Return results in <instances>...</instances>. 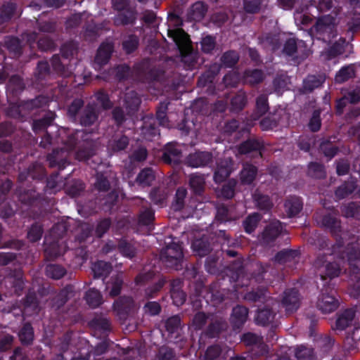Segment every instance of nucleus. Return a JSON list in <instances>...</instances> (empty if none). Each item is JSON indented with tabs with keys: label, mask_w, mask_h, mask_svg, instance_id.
Masks as SVG:
<instances>
[{
	"label": "nucleus",
	"mask_w": 360,
	"mask_h": 360,
	"mask_svg": "<svg viewBox=\"0 0 360 360\" xmlns=\"http://www.w3.org/2000/svg\"><path fill=\"white\" fill-rule=\"evenodd\" d=\"M342 214L346 218H354L360 220V204L356 202H350L344 204L340 207Z\"/></svg>",
	"instance_id": "obj_47"
},
{
	"label": "nucleus",
	"mask_w": 360,
	"mask_h": 360,
	"mask_svg": "<svg viewBox=\"0 0 360 360\" xmlns=\"http://www.w3.org/2000/svg\"><path fill=\"white\" fill-rule=\"evenodd\" d=\"M228 327L227 322L222 319H216L212 320L205 329L204 334L210 338L218 337L221 332L226 330Z\"/></svg>",
	"instance_id": "obj_29"
},
{
	"label": "nucleus",
	"mask_w": 360,
	"mask_h": 360,
	"mask_svg": "<svg viewBox=\"0 0 360 360\" xmlns=\"http://www.w3.org/2000/svg\"><path fill=\"white\" fill-rule=\"evenodd\" d=\"M321 224L323 227L328 229L330 233L334 236H340L342 231L340 220L331 213H328L323 216Z\"/></svg>",
	"instance_id": "obj_28"
},
{
	"label": "nucleus",
	"mask_w": 360,
	"mask_h": 360,
	"mask_svg": "<svg viewBox=\"0 0 360 360\" xmlns=\"http://www.w3.org/2000/svg\"><path fill=\"white\" fill-rule=\"evenodd\" d=\"M186 195L187 190L186 188L181 186L176 189L174 200L172 203V208L174 211H181L184 209Z\"/></svg>",
	"instance_id": "obj_56"
},
{
	"label": "nucleus",
	"mask_w": 360,
	"mask_h": 360,
	"mask_svg": "<svg viewBox=\"0 0 360 360\" xmlns=\"http://www.w3.org/2000/svg\"><path fill=\"white\" fill-rule=\"evenodd\" d=\"M249 310L247 307L237 305L233 308L230 318L233 329H240L246 322Z\"/></svg>",
	"instance_id": "obj_24"
},
{
	"label": "nucleus",
	"mask_w": 360,
	"mask_h": 360,
	"mask_svg": "<svg viewBox=\"0 0 360 360\" xmlns=\"http://www.w3.org/2000/svg\"><path fill=\"white\" fill-rule=\"evenodd\" d=\"M99 110L94 103H88L79 114L77 119L80 125L83 127H91L98 123Z\"/></svg>",
	"instance_id": "obj_14"
},
{
	"label": "nucleus",
	"mask_w": 360,
	"mask_h": 360,
	"mask_svg": "<svg viewBox=\"0 0 360 360\" xmlns=\"http://www.w3.org/2000/svg\"><path fill=\"white\" fill-rule=\"evenodd\" d=\"M182 150L177 142L167 143L162 149V160L164 163L177 166L181 162Z\"/></svg>",
	"instance_id": "obj_13"
},
{
	"label": "nucleus",
	"mask_w": 360,
	"mask_h": 360,
	"mask_svg": "<svg viewBox=\"0 0 360 360\" xmlns=\"http://www.w3.org/2000/svg\"><path fill=\"white\" fill-rule=\"evenodd\" d=\"M254 200L257 208L264 213L270 212L274 206L271 198L267 195L255 194Z\"/></svg>",
	"instance_id": "obj_52"
},
{
	"label": "nucleus",
	"mask_w": 360,
	"mask_h": 360,
	"mask_svg": "<svg viewBox=\"0 0 360 360\" xmlns=\"http://www.w3.org/2000/svg\"><path fill=\"white\" fill-rule=\"evenodd\" d=\"M218 284L212 283L209 288L206 290V302L210 300L213 305L221 304L225 299L224 290L217 289Z\"/></svg>",
	"instance_id": "obj_40"
},
{
	"label": "nucleus",
	"mask_w": 360,
	"mask_h": 360,
	"mask_svg": "<svg viewBox=\"0 0 360 360\" xmlns=\"http://www.w3.org/2000/svg\"><path fill=\"white\" fill-rule=\"evenodd\" d=\"M129 143V138L123 134H114L108 141L107 149L109 153H118L124 150Z\"/></svg>",
	"instance_id": "obj_23"
},
{
	"label": "nucleus",
	"mask_w": 360,
	"mask_h": 360,
	"mask_svg": "<svg viewBox=\"0 0 360 360\" xmlns=\"http://www.w3.org/2000/svg\"><path fill=\"white\" fill-rule=\"evenodd\" d=\"M258 169L252 164L245 162L240 172V180L243 185H250L255 180Z\"/></svg>",
	"instance_id": "obj_31"
},
{
	"label": "nucleus",
	"mask_w": 360,
	"mask_h": 360,
	"mask_svg": "<svg viewBox=\"0 0 360 360\" xmlns=\"http://www.w3.org/2000/svg\"><path fill=\"white\" fill-rule=\"evenodd\" d=\"M114 51V46L111 43H102L96 52L94 58V67L95 68H101L106 65L112 56Z\"/></svg>",
	"instance_id": "obj_20"
},
{
	"label": "nucleus",
	"mask_w": 360,
	"mask_h": 360,
	"mask_svg": "<svg viewBox=\"0 0 360 360\" xmlns=\"http://www.w3.org/2000/svg\"><path fill=\"white\" fill-rule=\"evenodd\" d=\"M213 162V155L208 151H196L189 154L186 159V164L191 167H204Z\"/></svg>",
	"instance_id": "obj_17"
},
{
	"label": "nucleus",
	"mask_w": 360,
	"mask_h": 360,
	"mask_svg": "<svg viewBox=\"0 0 360 360\" xmlns=\"http://www.w3.org/2000/svg\"><path fill=\"white\" fill-rule=\"evenodd\" d=\"M261 219L262 216L257 212H254L246 217L243 221V227L245 232L248 234L253 233Z\"/></svg>",
	"instance_id": "obj_51"
},
{
	"label": "nucleus",
	"mask_w": 360,
	"mask_h": 360,
	"mask_svg": "<svg viewBox=\"0 0 360 360\" xmlns=\"http://www.w3.org/2000/svg\"><path fill=\"white\" fill-rule=\"evenodd\" d=\"M349 20L347 22L349 31L352 33L360 30V6H355L349 11Z\"/></svg>",
	"instance_id": "obj_53"
},
{
	"label": "nucleus",
	"mask_w": 360,
	"mask_h": 360,
	"mask_svg": "<svg viewBox=\"0 0 360 360\" xmlns=\"http://www.w3.org/2000/svg\"><path fill=\"white\" fill-rule=\"evenodd\" d=\"M233 160L231 158H224L217 162L214 173V181L220 184L224 182L231 174L233 169Z\"/></svg>",
	"instance_id": "obj_18"
},
{
	"label": "nucleus",
	"mask_w": 360,
	"mask_h": 360,
	"mask_svg": "<svg viewBox=\"0 0 360 360\" xmlns=\"http://www.w3.org/2000/svg\"><path fill=\"white\" fill-rule=\"evenodd\" d=\"M193 251L200 257L207 255L212 250V247L207 238L195 240L192 243Z\"/></svg>",
	"instance_id": "obj_44"
},
{
	"label": "nucleus",
	"mask_w": 360,
	"mask_h": 360,
	"mask_svg": "<svg viewBox=\"0 0 360 360\" xmlns=\"http://www.w3.org/2000/svg\"><path fill=\"white\" fill-rule=\"evenodd\" d=\"M356 310L355 308H347L336 313V319L333 330L337 334L345 331L347 335L344 341V347L348 351H354L358 347V342L355 338V332L360 328L359 323L356 319Z\"/></svg>",
	"instance_id": "obj_2"
},
{
	"label": "nucleus",
	"mask_w": 360,
	"mask_h": 360,
	"mask_svg": "<svg viewBox=\"0 0 360 360\" xmlns=\"http://www.w3.org/2000/svg\"><path fill=\"white\" fill-rule=\"evenodd\" d=\"M283 230V223L279 220H272L265 226L259 236V240L263 245H269L274 243Z\"/></svg>",
	"instance_id": "obj_11"
},
{
	"label": "nucleus",
	"mask_w": 360,
	"mask_h": 360,
	"mask_svg": "<svg viewBox=\"0 0 360 360\" xmlns=\"http://www.w3.org/2000/svg\"><path fill=\"white\" fill-rule=\"evenodd\" d=\"M189 186L195 195H201L205 191V179L201 174H191L189 179Z\"/></svg>",
	"instance_id": "obj_43"
},
{
	"label": "nucleus",
	"mask_w": 360,
	"mask_h": 360,
	"mask_svg": "<svg viewBox=\"0 0 360 360\" xmlns=\"http://www.w3.org/2000/svg\"><path fill=\"white\" fill-rule=\"evenodd\" d=\"M248 103V97L245 91H238L230 101V111L239 112L244 109Z\"/></svg>",
	"instance_id": "obj_37"
},
{
	"label": "nucleus",
	"mask_w": 360,
	"mask_h": 360,
	"mask_svg": "<svg viewBox=\"0 0 360 360\" xmlns=\"http://www.w3.org/2000/svg\"><path fill=\"white\" fill-rule=\"evenodd\" d=\"M124 281L122 275H116L110 278V281L106 283L105 288L109 291V295L112 297L118 296L122 288Z\"/></svg>",
	"instance_id": "obj_42"
},
{
	"label": "nucleus",
	"mask_w": 360,
	"mask_h": 360,
	"mask_svg": "<svg viewBox=\"0 0 360 360\" xmlns=\"http://www.w3.org/2000/svg\"><path fill=\"white\" fill-rule=\"evenodd\" d=\"M4 46L13 58H19L21 56V41L18 37L7 36L4 40Z\"/></svg>",
	"instance_id": "obj_39"
},
{
	"label": "nucleus",
	"mask_w": 360,
	"mask_h": 360,
	"mask_svg": "<svg viewBox=\"0 0 360 360\" xmlns=\"http://www.w3.org/2000/svg\"><path fill=\"white\" fill-rule=\"evenodd\" d=\"M58 149H53L51 153L48 154L46 157V160L49 162V167L51 168L58 167V170L64 169L69 162L66 159H60L58 158Z\"/></svg>",
	"instance_id": "obj_58"
},
{
	"label": "nucleus",
	"mask_w": 360,
	"mask_h": 360,
	"mask_svg": "<svg viewBox=\"0 0 360 360\" xmlns=\"http://www.w3.org/2000/svg\"><path fill=\"white\" fill-rule=\"evenodd\" d=\"M159 125L153 117H146L143 119L141 128V134L143 138L147 141H153L160 136Z\"/></svg>",
	"instance_id": "obj_16"
},
{
	"label": "nucleus",
	"mask_w": 360,
	"mask_h": 360,
	"mask_svg": "<svg viewBox=\"0 0 360 360\" xmlns=\"http://www.w3.org/2000/svg\"><path fill=\"white\" fill-rule=\"evenodd\" d=\"M19 340L24 346L32 344L34 337V328L30 322L25 323L18 333Z\"/></svg>",
	"instance_id": "obj_41"
},
{
	"label": "nucleus",
	"mask_w": 360,
	"mask_h": 360,
	"mask_svg": "<svg viewBox=\"0 0 360 360\" xmlns=\"http://www.w3.org/2000/svg\"><path fill=\"white\" fill-rule=\"evenodd\" d=\"M85 300L87 304L94 309L103 303V297L100 291L95 288H91L85 293Z\"/></svg>",
	"instance_id": "obj_54"
},
{
	"label": "nucleus",
	"mask_w": 360,
	"mask_h": 360,
	"mask_svg": "<svg viewBox=\"0 0 360 360\" xmlns=\"http://www.w3.org/2000/svg\"><path fill=\"white\" fill-rule=\"evenodd\" d=\"M151 201L157 205L162 207L168 196V191L164 187H155L149 194Z\"/></svg>",
	"instance_id": "obj_45"
},
{
	"label": "nucleus",
	"mask_w": 360,
	"mask_h": 360,
	"mask_svg": "<svg viewBox=\"0 0 360 360\" xmlns=\"http://www.w3.org/2000/svg\"><path fill=\"white\" fill-rule=\"evenodd\" d=\"M276 312L267 307L259 308L255 316V323L258 326H266L274 319Z\"/></svg>",
	"instance_id": "obj_32"
},
{
	"label": "nucleus",
	"mask_w": 360,
	"mask_h": 360,
	"mask_svg": "<svg viewBox=\"0 0 360 360\" xmlns=\"http://www.w3.org/2000/svg\"><path fill=\"white\" fill-rule=\"evenodd\" d=\"M91 133L85 130H73L69 131L67 134V138L64 141V144L68 146L70 150L75 148L77 146H80L81 143L90 144L92 139L90 138Z\"/></svg>",
	"instance_id": "obj_15"
},
{
	"label": "nucleus",
	"mask_w": 360,
	"mask_h": 360,
	"mask_svg": "<svg viewBox=\"0 0 360 360\" xmlns=\"http://www.w3.org/2000/svg\"><path fill=\"white\" fill-rule=\"evenodd\" d=\"M300 252L297 250L283 249L278 251L274 256V261L280 264H284L287 262H294L298 259Z\"/></svg>",
	"instance_id": "obj_36"
},
{
	"label": "nucleus",
	"mask_w": 360,
	"mask_h": 360,
	"mask_svg": "<svg viewBox=\"0 0 360 360\" xmlns=\"http://www.w3.org/2000/svg\"><path fill=\"white\" fill-rule=\"evenodd\" d=\"M357 186V179L350 176L335 189V196L338 200L347 198L356 191Z\"/></svg>",
	"instance_id": "obj_26"
},
{
	"label": "nucleus",
	"mask_w": 360,
	"mask_h": 360,
	"mask_svg": "<svg viewBox=\"0 0 360 360\" xmlns=\"http://www.w3.org/2000/svg\"><path fill=\"white\" fill-rule=\"evenodd\" d=\"M46 176V169L44 166L37 162L31 164L26 169L20 172L18 176L19 186L15 191L19 201L26 205H32L36 201L41 198L40 193L32 188H23L24 186H28L27 183L30 180L41 181L45 179Z\"/></svg>",
	"instance_id": "obj_1"
},
{
	"label": "nucleus",
	"mask_w": 360,
	"mask_h": 360,
	"mask_svg": "<svg viewBox=\"0 0 360 360\" xmlns=\"http://www.w3.org/2000/svg\"><path fill=\"white\" fill-rule=\"evenodd\" d=\"M89 325L96 333L103 338L107 337L111 330L110 321L105 317H95L90 321Z\"/></svg>",
	"instance_id": "obj_30"
},
{
	"label": "nucleus",
	"mask_w": 360,
	"mask_h": 360,
	"mask_svg": "<svg viewBox=\"0 0 360 360\" xmlns=\"http://www.w3.org/2000/svg\"><path fill=\"white\" fill-rule=\"evenodd\" d=\"M25 89L23 79L18 75H12L6 84V94L10 98L16 99Z\"/></svg>",
	"instance_id": "obj_19"
},
{
	"label": "nucleus",
	"mask_w": 360,
	"mask_h": 360,
	"mask_svg": "<svg viewBox=\"0 0 360 360\" xmlns=\"http://www.w3.org/2000/svg\"><path fill=\"white\" fill-rule=\"evenodd\" d=\"M168 37L176 46L181 58L187 69H193L196 63V56L191 44V39L182 29L168 30Z\"/></svg>",
	"instance_id": "obj_3"
},
{
	"label": "nucleus",
	"mask_w": 360,
	"mask_h": 360,
	"mask_svg": "<svg viewBox=\"0 0 360 360\" xmlns=\"http://www.w3.org/2000/svg\"><path fill=\"white\" fill-rule=\"evenodd\" d=\"M284 210L288 218L297 217L303 208V202L300 197L290 195L284 201Z\"/></svg>",
	"instance_id": "obj_21"
},
{
	"label": "nucleus",
	"mask_w": 360,
	"mask_h": 360,
	"mask_svg": "<svg viewBox=\"0 0 360 360\" xmlns=\"http://www.w3.org/2000/svg\"><path fill=\"white\" fill-rule=\"evenodd\" d=\"M335 18L331 15L320 17L310 29L312 37L324 43L330 44L337 37Z\"/></svg>",
	"instance_id": "obj_5"
},
{
	"label": "nucleus",
	"mask_w": 360,
	"mask_h": 360,
	"mask_svg": "<svg viewBox=\"0 0 360 360\" xmlns=\"http://www.w3.org/2000/svg\"><path fill=\"white\" fill-rule=\"evenodd\" d=\"M314 266L320 271L321 278L323 281L336 278L341 272L339 264L335 262H329L326 254L318 255L314 261Z\"/></svg>",
	"instance_id": "obj_7"
},
{
	"label": "nucleus",
	"mask_w": 360,
	"mask_h": 360,
	"mask_svg": "<svg viewBox=\"0 0 360 360\" xmlns=\"http://www.w3.org/2000/svg\"><path fill=\"white\" fill-rule=\"evenodd\" d=\"M91 270L95 278H103L110 273L112 266L110 263L101 260L93 264Z\"/></svg>",
	"instance_id": "obj_50"
},
{
	"label": "nucleus",
	"mask_w": 360,
	"mask_h": 360,
	"mask_svg": "<svg viewBox=\"0 0 360 360\" xmlns=\"http://www.w3.org/2000/svg\"><path fill=\"white\" fill-rule=\"evenodd\" d=\"M301 297L300 292L295 288L286 289L282 295L281 306L287 314H292L300 308Z\"/></svg>",
	"instance_id": "obj_12"
},
{
	"label": "nucleus",
	"mask_w": 360,
	"mask_h": 360,
	"mask_svg": "<svg viewBox=\"0 0 360 360\" xmlns=\"http://www.w3.org/2000/svg\"><path fill=\"white\" fill-rule=\"evenodd\" d=\"M207 11V5L202 1L194 3L188 11V18L191 20L200 21L205 17Z\"/></svg>",
	"instance_id": "obj_35"
},
{
	"label": "nucleus",
	"mask_w": 360,
	"mask_h": 360,
	"mask_svg": "<svg viewBox=\"0 0 360 360\" xmlns=\"http://www.w3.org/2000/svg\"><path fill=\"white\" fill-rule=\"evenodd\" d=\"M117 249L121 255L127 258L132 259L136 254V248L124 239H122L119 241Z\"/></svg>",
	"instance_id": "obj_59"
},
{
	"label": "nucleus",
	"mask_w": 360,
	"mask_h": 360,
	"mask_svg": "<svg viewBox=\"0 0 360 360\" xmlns=\"http://www.w3.org/2000/svg\"><path fill=\"white\" fill-rule=\"evenodd\" d=\"M355 77V70L353 65L342 67L335 75V81L343 83Z\"/></svg>",
	"instance_id": "obj_61"
},
{
	"label": "nucleus",
	"mask_w": 360,
	"mask_h": 360,
	"mask_svg": "<svg viewBox=\"0 0 360 360\" xmlns=\"http://www.w3.org/2000/svg\"><path fill=\"white\" fill-rule=\"evenodd\" d=\"M335 290L330 286L324 287L319 296L316 303L317 308L323 314L335 311L339 307L340 302L335 297Z\"/></svg>",
	"instance_id": "obj_8"
},
{
	"label": "nucleus",
	"mask_w": 360,
	"mask_h": 360,
	"mask_svg": "<svg viewBox=\"0 0 360 360\" xmlns=\"http://www.w3.org/2000/svg\"><path fill=\"white\" fill-rule=\"evenodd\" d=\"M319 150L328 160L333 158L340 148L331 141V138L323 139L319 144Z\"/></svg>",
	"instance_id": "obj_38"
},
{
	"label": "nucleus",
	"mask_w": 360,
	"mask_h": 360,
	"mask_svg": "<svg viewBox=\"0 0 360 360\" xmlns=\"http://www.w3.org/2000/svg\"><path fill=\"white\" fill-rule=\"evenodd\" d=\"M295 356L297 360H313L314 350L312 347L300 345L295 349Z\"/></svg>",
	"instance_id": "obj_63"
},
{
	"label": "nucleus",
	"mask_w": 360,
	"mask_h": 360,
	"mask_svg": "<svg viewBox=\"0 0 360 360\" xmlns=\"http://www.w3.org/2000/svg\"><path fill=\"white\" fill-rule=\"evenodd\" d=\"M50 102L49 98L46 96L39 95L34 98L20 101L17 106L18 115L25 117L34 110H44Z\"/></svg>",
	"instance_id": "obj_9"
},
{
	"label": "nucleus",
	"mask_w": 360,
	"mask_h": 360,
	"mask_svg": "<svg viewBox=\"0 0 360 360\" xmlns=\"http://www.w3.org/2000/svg\"><path fill=\"white\" fill-rule=\"evenodd\" d=\"M156 359L158 360H176V355L174 349L167 345H162L158 349Z\"/></svg>",
	"instance_id": "obj_64"
},
{
	"label": "nucleus",
	"mask_w": 360,
	"mask_h": 360,
	"mask_svg": "<svg viewBox=\"0 0 360 360\" xmlns=\"http://www.w3.org/2000/svg\"><path fill=\"white\" fill-rule=\"evenodd\" d=\"M269 110L268 96L260 94L256 98L255 108L251 115L252 119L257 120L264 116Z\"/></svg>",
	"instance_id": "obj_33"
},
{
	"label": "nucleus",
	"mask_w": 360,
	"mask_h": 360,
	"mask_svg": "<svg viewBox=\"0 0 360 360\" xmlns=\"http://www.w3.org/2000/svg\"><path fill=\"white\" fill-rule=\"evenodd\" d=\"M66 274L65 269L59 264H50L46 266V275L53 279L58 280Z\"/></svg>",
	"instance_id": "obj_60"
},
{
	"label": "nucleus",
	"mask_w": 360,
	"mask_h": 360,
	"mask_svg": "<svg viewBox=\"0 0 360 360\" xmlns=\"http://www.w3.org/2000/svg\"><path fill=\"white\" fill-rule=\"evenodd\" d=\"M136 10L134 6L121 11L115 15L114 23L117 26L134 25L136 20Z\"/></svg>",
	"instance_id": "obj_25"
},
{
	"label": "nucleus",
	"mask_w": 360,
	"mask_h": 360,
	"mask_svg": "<svg viewBox=\"0 0 360 360\" xmlns=\"http://www.w3.org/2000/svg\"><path fill=\"white\" fill-rule=\"evenodd\" d=\"M139 38L134 34L128 35L122 42V49L127 54L134 53L139 47Z\"/></svg>",
	"instance_id": "obj_57"
},
{
	"label": "nucleus",
	"mask_w": 360,
	"mask_h": 360,
	"mask_svg": "<svg viewBox=\"0 0 360 360\" xmlns=\"http://www.w3.org/2000/svg\"><path fill=\"white\" fill-rule=\"evenodd\" d=\"M69 300V291L67 288L60 290L49 302L51 307L55 310H58L63 307Z\"/></svg>",
	"instance_id": "obj_48"
},
{
	"label": "nucleus",
	"mask_w": 360,
	"mask_h": 360,
	"mask_svg": "<svg viewBox=\"0 0 360 360\" xmlns=\"http://www.w3.org/2000/svg\"><path fill=\"white\" fill-rule=\"evenodd\" d=\"M68 231V227L65 223L60 222L55 224L51 229V235L54 238L51 244L46 247L45 253L51 259L57 258L60 255L58 245V240L62 238Z\"/></svg>",
	"instance_id": "obj_10"
},
{
	"label": "nucleus",
	"mask_w": 360,
	"mask_h": 360,
	"mask_svg": "<svg viewBox=\"0 0 360 360\" xmlns=\"http://www.w3.org/2000/svg\"><path fill=\"white\" fill-rule=\"evenodd\" d=\"M264 148L262 140L257 138H249L243 141L238 146V152L243 155H247L252 152H259Z\"/></svg>",
	"instance_id": "obj_27"
},
{
	"label": "nucleus",
	"mask_w": 360,
	"mask_h": 360,
	"mask_svg": "<svg viewBox=\"0 0 360 360\" xmlns=\"http://www.w3.org/2000/svg\"><path fill=\"white\" fill-rule=\"evenodd\" d=\"M160 257L167 268L179 270L183 266L184 253L179 242L172 241L162 250Z\"/></svg>",
	"instance_id": "obj_6"
},
{
	"label": "nucleus",
	"mask_w": 360,
	"mask_h": 360,
	"mask_svg": "<svg viewBox=\"0 0 360 360\" xmlns=\"http://www.w3.org/2000/svg\"><path fill=\"white\" fill-rule=\"evenodd\" d=\"M239 60V54L235 50L225 51L220 58L221 65L224 68H231L234 67Z\"/></svg>",
	"instance_id": "obj_55"
},
{
	"label": "nucleus",
	"mask_w": 360,
	"mask_h": 360,
	"mask_svg": "<svg viewBox=\"0 0 360 360\" xmlns=\"http://www.w3.org/2000/svg\"><path fill=\"white\" fill-rule=\"evenodd\" d=\"M259 42L260 45L266 50L275 52L278 50L282 44L280 39V34L276 33L268 32L259 36Z\"/></svg>",
	"instance_id": "obj_22"
},
{
	"label": "nucleus",
	"mask_w": 360,
	"mask_h": 360,
	"mask_svg": "<svg viewBox=\"0 0 360 360\" xmlns=\"http://www.w3.org/2000/svg\"><path fill=\"white\" fill-rule=\"evenodd\" d=\"M155 176L151 167H145L138 174L136 181L141 186H149L155 180Z\"/></svg>",
	"instance_id": "obj_46"
},
{
	"label": "nucleus",
	"mask_w": 360,
	"mask_h": 360,
	"mask_svg": "<svg viewBox=\"0 0 360 360\" xmlns=\"http://www.w3.org/2000/svg\"><path fill=\"white\" fill-rule=\"evenodd\" d=\"M349 266L350 283L352 291L351 294L358 297L360 296V245L359 243H348L345 250Z\"/></svg>",
	"instance_id": "obj_4"
},
{
	"label": "nucleus",
	"mask_w": 360,
	"mask_h": 360,
	"mask_svg": "<svg viewBox=\"0 0 360 360\" xmlns=\"http://www.w3.org/2000/svg\"><path fill=\"white\" fill-rule=\"evenodd\" d=\"M324 79L320 76L309 75L303 82V88L306 91L311 92L323 83Z\"/></svg>",
	"instance_id": "obj_62"
},
{
	"label": "nucleus",
	"mask_w": 360,
	"mask_h": 360,
	"mask_svg": "<svg viewBox=\"0 0 360 360\" xmlns=\"http://www.w3.org/2000/svg\"><path fill=\"white\" fill-rule=\"evenodd\" d=\"M307 174L309 176L314 179H325L326 176V167L322 163L311 162L308 165Z\"/></svg>",
	"instance_id": "obj_49"
},
{
	"label": "nucleus",
	"mask_w": 360,
	"mask_h": 360,
	"mask_svg": "<svg viewBox=\"0 0 360 360\" xmlns=\"http://www.w3.org/2000/svg\"><path fill=\"white\" fill-rule=\"evenodd\" d=\"M54 120V113L48 111L40 119L34 120L32 124L33 131L37 134L46 131Z\"/></svg>",
	"instance_id": "obj_34"
}]
</instances>
